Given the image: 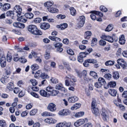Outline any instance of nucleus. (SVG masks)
Wrapping results in <instances>:
<instances>
[{"mask_svg": "<svg viewBox=\"0 0 127 127\" xmlns=\"http://www.w3.org/2000/svg\"><path fill=\"white\" fill-rule=\"evenodd\" d=\"M28 31L32 34H35L41 35L42 33L41 31L38 30L36 26L34 25H30L28 27Z\"/></svg>", "mask_w": 127, "mask_h": 127, "instance_id": "obj_1", "label": "nucleus"}, {"mask_svg": "<svg viewBox=\"0 0 127 127\" xmlns=\"http://www.w3.org/2000/svg\"><path fill=\"white\" fill-rule=\"evenodd\" d=\"M13 11L14 14H16L17 17H19L20 16L22 13V8L19 5H16L13 8Z\"/></svg>", "mask_w": 127, "mask_h": 127, "instance_id": "obj_2", "label": "nucleus"}, {"mask_svg": "<svg viewBox=\"0 0 127 127\" xmlns=\"http://www.w3.org/2000/svg\"><path fill=\"white\" fill-rule=\"evenodd\" d=\"M71 113V111L69 110L66 109H63L60 111L58 114L61 116H66L69 115Z\"/></svg>", "mask_w": 127, "mask_h": 127, "instance_id": "obj_3", "label": "nucleus"}, {"mask_svg": "<svg viewBox=\"0 0 127 127\" xmlns=\"http://www.w3.org/2000/svg\"><path fill=\"white\" fill-rule=\"evenodd\" d=\"M100 38L106 40L110 42H112L114 41L113 38L109 36H107L103 34L102 35L100 36ZM114 41H116V40H114Z\"/></svg>", "mask_w": 127, "mask_h": 127, "instance_id": "obj_4", "label": "nucleus"}, {"mask_svg": "<svg viewBox=\"0 0 127 127\" xmlns=\"http://www.w3.org/2000/svg\"><path fill=\"white\" fill-rule=\"evenodd\" d=\"M47 108L49 110L52 112L55 111L57 109L56 105L53 103H51L49 104Z\"/></svg>", "mask_w": 127, "mask_h": 127, "instance_id": "obj_5", "label": "nucleus"}, {"mask_svg": "<svg viewBox=\"0 0 127 127\" xmlns=\"http://www.w3.org/2000/svg\"><path fill=\"white\" fill-rule=\"evenodd\" d=\"M101 114L103 119L104 121L106 120V118L108 117V114L107 112L104 108L102 109Z\"/></svg>", "mask_w": 127, "mask_h": 127, "instance_id": "obj_6", "label": "nucleus"}, {"mask_svg": "<svg viewBox=\"0 0 127 127\" xmlns=\"http://www.w3.org/2000/svg\"><path fill=\"white\" fill-rule=\"evenodd\" d=\"M56 89L60 90L63 92L66 93L67 91L66 90L63 86L62 84L60 83L57 84L56 87Z\"/></svg>", "mask_w": 127, "mask_h": 127, "instance_id": "obj_7", "label": "nucleus"}, {"mask_svg": "<svg viewBox=\"0 0 127 127\" xmlns=\"http://www.w3.org/2000/svg\"><path fill=\"white\" fill-rule=\"evenodd\" d=\"M85 122V121L84 119H80L75 122L74 125L76 127H78L83 124Z\"/></svg>", "mask_w": 127, "mask_h": 127, "instance_id": "obj_8", "label": "nucleus"}, {"mask_svg": "<svg viewBox=\"0 0 127 127\" xmlns=\"http://www.w3.org/2000/svg\"><path fill=\"white\" fill-rule=\"evenodd\" d=\"M120 62H121L120 63V65H121L122 69H126L127 66V64L124 60L120 59Z\"/></svg>", "mask_w": 127, "mask_h": 127, "instance_id": "obj_9", "label": "nucleus"}, {"mask_svg": "<svg viewBox=\"0 0 127 127\" xmlns=\"http://www.w3.org/2000/svg\"><path fill=\"white\" fill-rule=\"evenodd\" d=\"M78 98L76 96H73L69 97L68 98V101L69 102L74 103L77 101Z\"/></svg>", "mask_w": 127, "mask_h": 127, "instance_id": "obj_10", "label": "nucleus"}, {"mask_svg": "<svg viewBox=\"0 0 127 127\" xmlns=\"http://www.w3.org/2000/svg\"><path fill=\"white\" fill-rule=\"evenodd\" d=\"M0 63L1 66L2 67H5L6 65V60L5 57L0 58Z\"/></svg>", "mask_w": 127, "mask_h": 127, "instance_id": "obj_11", "label": "nucleus"}, {"mask_svg": "<svg viewBox=\"0 0 127 127\" xmlns=\"http://www.w3.org/2000/svg\"><path fill=\"white\" fill-rule=\"evenodd\" d=\"M50 25L48 23H44L42 24L40 26L41 29L44 30L48 29L50 27Z\"/></svg>", "mask_w": 127, "mask_h": 127, "instance_id": "obj_12", "label": "nucleus"}, {"mask_svg": "<svg viewBox=\"0 0 127 127\" xmlns=\"http://www.w3.org/2000/svg\"><path fill=\"white\" fill-rule=\"evenodd\" d=\"M13 25L15 27L20 28H23L25 27V25L24 24L19 22L14 23Z\"/></svg>", "mask_w": 127, "mask_h": 127, "instance_id": "obj_13", "label": "nucleus"}, {"mask_svg": "<svg viewBox=\"0 0 127 127\" xmlns=\"http://www.w3.org/2000/svg\"><path fill=\"white\" fill-rule=\"evenodd\" d=\"M92 33L90 31H87L85 32L84 36V38L86 39H89L91 36L92 35Z\"/></svg>", "mask_w": 127, "mask_h": 127, "instance_id": "obj_14", "label": "nucleus"}, {"mask_svg": "<svg viewBox=\"0 0 127 127\" xmlns=\"http://www.w3.org/2000/svg\"><path fill=\"white\" fill-rule=\"evenodd\" d=\"M125 41L124 35V34H122L120 38V44L122 45H124L125 44Z\"/></svg>", "mask_w": 127, "mask_h": 127, "instance_id": "obj_15", "label": "nucleus"}, {"mask_svg": "<svg viewBox=\"0 0 127 127\" xmlns=\"http://www.w3.org/2000/svg\"><path fill=\"white\" fill-rule=\"evenodd\" d=\"M17 17L18 18L17 19V20L19 21H21L23 23H25L27 21V19L25 18L24 16H20Z\"/></svg>", "mask_w": 127, "mask_h": 127, "instance_id": "obj_16", "label": "nucleus"}, {"mask_svg": "<svg viewBox=\"0 0 127 127\" xmlns=\"http://www.w3.org/2000/svg\"><path fill=\"white\" fill-rule=\"evenodd\" d=\"M68 26V25L66 23H64L60 25H57V28H60L61 30H63L67 28Z\"/></svg>", "mask_w": 127, "mask_h": 127, "instance_id": "obj_17", "label": "nucleus"}, {"mask_svg": "<svg viewBox=\"0 0 127 127\" xmlns=\"http://www.w3.org/2000/svg\"><path fill=\"white\" fill-rule=\"evenodd\" d=\"M7 16H9L12 19H13L15 14L13 11H8L6 13Z\"/></svg>", "mask_w": 127, "mask_h": 127, "instance_id": "obj_18", "label": "nucleus"}, {"mask_svg": "<svg viewBox=\"0 0 127 127\" xmlns=\"http://www.w3.org/2000/svg\"><path fill=\"white\" fill-rule=\"evenodd\" d=\"M41 115L43 116H54L55 115L48 112H45L42 113Z\"/></svg>", "mask_w": 127, "mask_h": 127, "instance_id": "obj_19", "label": "nucleus"}, {"mask_svg": "<svg viewBox=\"0 0 127 127\" xmlns=\"http://www.w3.org/2000/svg\"><path fill=\"white\" fill-rule=\"evenodd\" d=\"M48 10L50 12L55 13L58 11V9L52 7H49L47 8Z\"/></svg>", "mask_w": 127, "mask_h": 127, "instance_id": "obj_20", "label": "nucleus"}, {"mask_svg": "<svg viewBox=\"0 0 127 127\" xmlns=\"http://www.w3.org/2000/svg\"><path fill=\"white\" fill-rule=\"evenodd\" d=\"M108 92L111 95L113 96H116L117 92L115 90L113 89H110L109 90Z\"/></svg>", "mask_w": 127, "mask_h": 127, "instance_id": "obj_21", "label": "nucleus"}, {"mask_svg": "<svg viewBox=\"0 0 127 127\" xmlns=\"http://www.w3.org/2000/svg\"><path fill=\"white\" fill-rule=\"evenodd\" d=\"M93 113L96 116H98L100 114L99 110L98 109L96 108H95L92 109Z\"/></svg>", "mask_w": 127, "mask_h": 127, "instance_id": "obj_22", "label": "nucleus"}, {"mask_svg": "<svg viewBox=\"0 0 127 127\" xmlns=\"http://www.w3.org/2000/svg\"><path fill=\"white\" fill-rule=\"evenodd\" d=\"M10 7V5L8 3L4 4L3 5L2 9L4 11H5L8 10Z\"/></svg>", "mask_w": 127, "mask_h": 127, "instance_id": "obj_23", "label": "nucleus"}, {"mask_svg": "<svg viewBox=\"0 0 127 127\" xmlns=\"http://www.w3.org/2000/svg\"><path fill=\"white\" fill-rule=\"evenodd\" d=\"M40 95L44 97L48 96V93L45 90H41L40 91Z\"/></svg>", "mask_w": 127, "mask_h": 127, "instance_id": "obj_24", "label": "nucleus"}, {"mask_svg": "<svg viewBox=\"0 0 127 127\" xmlns=\"http://www.w3.org/2000/svg\"><path fill=\"white\" fill-rule=\"evenodd\" d=\"M25 16L28 19H30L33 18V15L31 13H27L25 14Z\"/></svg>", "mask_w": 127, "mask_h": 127, "instance_id": "obj_25", "label": "nucleus"}, {"mask_svg": "<svg viewBox=\"0 0 127 127\" xmlns=\"http://www.w3.org/2000/svg\"><path fill=\"white\" fill-rule=\"evenodd\" d=\"M81 104L80 103H77L74 104L71 108V109L72 110H76L79 108L81 106Z\"/></svg>", "mask_w": 127, "mask_h": 127, "instance_id": "obj_26", "label": "nucleus"}, {"mask_svg": "<svg viewBox=\"0 0 127 127\" xmlns=\"http://www.w3.org/2000/svg\"><path fill=\"white\" fill-rule=\"evenodd\" d=\"M114 63V61L109 60L105 62V64L106 66H111L113 65Z\"/></svg>", "mask_w": 127, "mask_h": 127, "instance_id": "obj_27", "label": "nucleus"}, {"mask_svg": "<svg viewBox=\"0 0 127 127\" xmlns=\"http://www.w3.org/2000/svg\"><path fill=\"white\" fill-rule=\"evenodd\" d=\"M116 85V83L115 82L110 81L108 84V87L114 88L115 87Z\"/></svg>", "mask_w": 127, "mask_h": 127, "instance_id": "obj_28", "label": "nucleus"}, {"mask_svg": "<svg viewBox=\"0 0 127 127\" xmlns=\"http://www.w3.org/2000/svg\"><path fill=\"white\" fill-rule=\"evenodd\" d=\"M14 88L13 83L10 82L7 85V88L10 91H12L13 90Z\"/></svg>", "mask_w": 127, "mask_h": 127, "instance_id": "obj_29", "label": "nucleus"}, {"mask_svg": "<svg viewBox=\"0 0 127 127\" xmlns=\"http://www.w3.org/2000/svg\"><path fill=\"white\" fill-rule=\"evenodd\" d=\"M98 81L102 85H104L106 83L105 80L104 79L102 78H99L98 79Z\"/></svg>", "mask_w": 127, "mask_h": 127, "instance_id": "obj_30", "label": "nucleus"}, {"mask_svg": "<svg viewBox=\"0 0 127 127\" xmlns=\"http://www.w3.org/2000/svg\"><path fill=\"white\" fill-rule=\"evenodd\" d=\"M39 67V66L36 64H34L31 66V69L33 71L38 69Z\"/></svg>", "mask_w": 127, "mask_h": 127, "instance_id": "obj_31", "label": "nucleus"}, {"mask_svg": "<svg viewBox=\"0 0 127 127\" xmlns=\"http://www.w3.org/2000/svg\"><path fill=\"white\" fill-rule=\"evenodd\" d=\"M96 105V101L95 99L94 98L92 99V102L91 103V109L95 108Z\"/></svg>", "mask_w": 127, "mask_h": 127, "instance_id": "obj_32", "label": "nucleus"}, {"mask_svg": "<svg viewBox=\"0 0 127 127\" xmlns=\"http://www.w3.org/2000/svg\"><path fill=\"white\" fill-rule=\"evenodd\" d=\"M113 28V25L112 24H109L107 27L105 31L106 32H109L112 31Z\"/></svg>", "mask_w": 127, "mask_h": 127, "instance_id": "obj_33", "label": "nucleus"}, {"mask_svg": "<svg viewBox=\"0 0 127 127\" xmlns=\"http://www.w3.org/2000/svg\"><path fill=\"white\" fill-rule=\"evenodd\" d=\"M53 4V2L50 1H48L44 3V5L45 7H47L48 8L49 7H50Z\"/></svg>", "mask_w": 127, "mask_h": 127, "instance_id": "obj_34", "label": "nucleus"}, {"mask_svg": "<svg viewBox=\"0 0 127 127\" xmlns=\"http://www.w3.org/2000/svg\"><path fill=\"white\" fill-rule=\"evenodd\" d=\"M91 13L95 14L97 15L100 17H102L103 16V14L99 11H93L91 12Z\"/></svg>", "mask_w": 127, "mask_h": 127, "instance_id": "obj_35", "label": "nucleus"}, {"mask_svg": "<svg viewBox=\"0 0 127 127\" xmlns=\"http://www.w3.org/2000/svg\"><path fill=\"white\" fill-rule=\"evenodd\" d=\"M40 77L42 79H47L49 78L48 75L44 73H41Z\"/></svg>", "mask_w": 127, "mask_h": 127, "instance_id": "obj_36", "label": "nucleus"}, {"mask_svg": "<svg viewBox=\"0 0 127 127\" xmlns=\"http://www.w3.org/2000/svg\"><path fill=\"white\" fill-rule=\"evenodd\" d=\"M70 10L71 14L72 16H74L76 14V12L75 9L73 7L70 8Z\"/></svg>", "mask_w": 127, "mask_h": 127, "instance_id": "obj_37", "label": "nucleus"}, {"mask_svg": "<svg viewBox=\"0 0 127 127\" xmlns=\"http://www.w3.org/2000/svg\"><path fill=\"white\" fill-rule=\"evenodd\" d=\"M85 22L84 21H79V22L78 23L77 25V27L78 28H80L81 27H82L84 25V24L85 23Z\"/></svg>", "mask_w": 127, "mask_h": 127, "instance_id": "obj_38", "label": "nucleus"}, {"mask_svg": "<svg viewBox=\"0 0 127 127\" xmlns=\"http://www.w3.org/2000/svg\"><path fill=\"white\" fill-rule=\"evenodd\" d=\"M71 125L70 122H67L65 121H64L62 122V125L63 127H68L70 126Z\"/></svg>", "mask_w": 127, "mask_h": 127, "instance_id": "obj_39", "label": "nucleus"}, {"mask_svg": "<svg viewBox=\"0 0 127 127\" xmlns=\"http://www.w3.org/2000/svg\"><path fill=\"white\" fill-rule=\"evenodd\" d=\"M90 74L95 79H97L98 77L97 73L94 71H90Z\"/></svg>", "mask_w": 127, "mask_h": 127, "instance_id": "obj_40", "label": "nucleus"}, {"mask_svg": "<svg viewBox=\"0 0 127 127\" xmlns=\"http://www.w3.org/2000/svg\"><path fill=\"white\" fill-rule=\"evenodd\" d=\"M84 114V113L83 112H80L76 113L75 116L76 117H79L82 116Z\"/></svg>", "mask_w": 127, "mask_h": 127, "instance_id": "obj_41", "label": "nucleus"}, {"mask_svg": "<svg viewBox=\"0 0 127 127\" xmlns=\"http://www.w3.org/2000/svg\"><path fill=\"white\" fill-rule=\"evenodd\" d=\"M6 124L5 120H0V126L2 127H6Z\"/></svg>", "mask_w": 127, "mask_h": 127, "instance_id": "obj_42", "label": "nucleus"}, {"mask_svg": "<svg viewBox=\"0 0 127 127\" xmlns=\"http://www.w3.org/2000/svg\"><path fill=\"white\" fill-rule=\"evenodd\" d=\"M119 74L117 72H114L113 77L114 79H118L119 77Z\"/></svg>", "mask_w": 127, "mask_h": 127, "instance_id": "obj_43", "label": "nucleus"}, {"mask_svg": "<svg viewBox=\"0 0 127 127\" xmlns=\"http://www.w3.org/2000/svg\"><path fill=\"white\" fill-rule=\"evenodd\" d=\"M99 45L102 46H105L106 44V42L103 40H101L99 41Z\"/></svg>", "mask_w": 127, "mask_h": 127, "instance_id": "obj_44", "label": "nucleus"}, {"mask_svg": "<svg viewBox=\"0 0 127 127\" xmlns=\"http://www.w3.org/2000/svg\"><path fill=\"white\" fill-rule=\"evenodd\" d=\"M44 57L45 59L47 60H48L50 58V53L46 51L45 54L44 55Z\"/></svg>", "mask_w": 127, "mask_h": 127, "instance_id": "obj_45", "label": "nucleus"}, {"mask_svg": "<svg viewBox=\"0 0 127 127\" xmlns=\"http://www.w3.org/2000/svg\"><path fill=\"white\" fill-rule=\"evenodd\" d=\"M100 10L103 11L105 12H106L107 11V9L104 6H101L100 7Z\"/></svg>", "mask_w": 127, "mask_h": 127, "instance_id": "obj_46", "label": "nucleus"}, {"mask_svg": "<svg viewBox=\"0 0 127 127\" xmlns=\"http://www.w3.org/2000/svg\"><path fill=\"white\" fill-rule=\"evenodd\" d=\"M88 54V53L81 52L80 53L79 56L83 58L86 57V55Z\"/></svg>", "mask_w": 127, "mask_h": 127, "instance_id": "obj_47", "label": "nucleus"}, {"mask_svg": "<svg viewBox=\"0 0 127 127\" xmlns=\"http://www.w3.org/2000/svg\"><path fill=\"white\" fill-rule=\"evenodd\" d=\"M36 59H35V61L37 63H41L42 62V56L41 55L40 56H38L36 58Z\"/></svg>", "mask_w": 127, "mask_h": 127, "instance_id": "obj_48", "label": "nucleus"}, {"mask_svg": "<svg viewBox=\"0 0 127 127\" xmlns=\"http://www.w3.org/2000/svg\"><path fill=\"white\" fill-rule=\"evenodd\" d=\"M37 110L36 109H33L31 110L30 112V114L31 115H34L37 112Z\"/></svg>", "mask_w": 127, "mask_h": 127, "instance_id": "obj_49", "label": "nucleus"}, {"mask_svg": "<svg viewBox=\"0 0 127 127\" xmlns=\"http://www.w3.org/2000/svg\"><path fill=\"white\" fill-rule=\"evenodd\" d=\"M88 60V63H95L96 62V60L93 59H87Z\"/></svg>", "mask_w": 127, "mask_h": 127, "instance_id": "obj_50", "label": "nucleus"}, {"mask_svg": "<svg viewBox=\"0 0 127 127\" xmlns=\"http://www.w3.org/2000/svg\"><path fill=\"white\" fill-rule=\"evenodd\" d=\"M53 88L51 86L48 87L46 88V90L47 92H51V93L53 91Z\"/></svg>", "mask_w": 127, "mask_h": 127, "instance_id": "obj_51", "label": "nucleus"}, {"mask_svg": "<svg viewBox=\"0 0 127 127\" xmlns=\"http://www.w3.org/2000/svg\"><path fill=\"white\" fill-rule=\"evenodd\" d=\"M19 61L21 63H24L26 62L27 60L25 59L24 57H21L20 58Z\"/></svg>", "mask_w": 127, "mask_h": 127, "instance_id": "obj_52", "label": "nucleus"}, {"mask_svg": "<svg viewBox=\"0 0 127 127\" xmlns=\"http://www.w3.org/2000/svg\"><path fill=\"white\" fill-rule=\"evenodd\" d=\"M95 86L97 88H100L101 87L102 85L98 82L95 83Z\"/></svg>", "mask_w": 127, "mask_h": 127, "instance_id": "obj_53", "label": "nucleus"}, {"mask_svg": "<svg viewBox=\"0 0 127 127\" xmlns=\"http://www.w3.org/2000/svg\"><path fill=\"white\" fill-rule=\"evenodd\" d=\"M30 81L33 86H35L37 84V81L34 79H31Z\"/></svg>", "mask_w": 127, "mask_h": 127, "instance_id": "obj_54", "label": "nucleus"}, {"mask_svg": "<svg viewBox=\"0 0 127 127\" xmlns=\"http://www.w3.org/2000/svg\"><path fill=\"white\" fill-rule=\"evenodd\" d=\"M111 75L109 73L106 74L104 76V77L107 79L109 80L111 77Z\"/></svg>", "mask_w": 127, "mask_h": 127, "instance_id": "obj_55", "label": "nucleus"}, {"mask_svg": "<svg viewBox=\"0 0 127 127\" xmlns=\"http://www.w3.org/2000/svg\"><path fill=\"white\" fill-rule=\"evenodd\" d=\"M41 19L39 18H35L33 20V21L35 23H40L41 21Z\"/></svg>", "mask_w": 127, "mask_h": 127, "instance_id": "obj_56", "label": "nucleus"}, {"mask_svg": "<svg viewBox=\"0 0 127 127\" xmlns=\"http://www.w3.org/2000/svg\"><path fill=\"white\" fill-rule=\"evenodd\" d=\"M50 80L51 82L53 83H56L58 82V80L55 78H52Z\"/></svg>", "mask_w": 127, "mask_h": 127, "instance_id": "obj_57", "label": "nucleus"}, {"mask_svg": "<svg viewBox=\"0 0 127 127\" xmlns=\"http://www.w3.org/2000/svg\"><path fill=\"white\" fill-rule=\"evenodd\" d=\"M67 53L71 55H73L74 54V52L71 49H68L67 50Z\"/></svg>", "mask_w": 127, "mask_h": 127, "instance_id": "obj_58", "label": "nucleus"}, {"mask_svg": "<svg viewBox=\"0 0 127 127\" xmlns=\"http://www.w3.org/2000/svg\"><path fill=\"white\" fill-rule=\"evenodd\" d=\"M54 46L56 48H59L61 47L62 46V44L61 43H57L54 45Z\"/></svg>", "mask_w": 127, "mask_h": 127, "instance_id": "obj_59", "label": "nucleus"}, {"mask_svg": "<svg viewBox=\"0 0 127 127\" xmlns=\"http://www.w3.org/2000/svg\"><path fill=\"white\" fill-rule=\"evenodd\" d=\"M5 73L7 75H9L10 73V68L9 67H6V68L5 69Z\"/></svg>", "mask_w": 127, "mask_h": 127, "instance_id": "obj_60", "label": "nucleus"}, {"mask_svg": "<svg viewBox=\"0 0 127 127\" xmlns=\"http://www.w3.org/2000/svg\"><path fill=\"white\" fill-rule=\"evenodd\" d=\"M84 79V82L85 83H88L90 81V79L87 76H85V77H83Z\"/></svg>", "mask_w": 127, "mask_h": 127, "instance_id": "obj_61", "label": "nucleus"}, {"mask_svg": "<svg viewBox=\"0 0 127 127\" xmlns=\"http://www.w3.org/2000/svg\"><path fill=\"white\" fill-rule=\"evenodd\" d=\"M12 59V56L7 54V61L8 62H10Z\"/></svg>", "mask_w": 127, "mask_h": 127, "instance_id": "obj_62", "label": "nucleus"}, {"mask_svg": "<svg viewBox=\"0 0 127 127\" xmlns=\"http://www.w3.org/2000/svg\"><path fill=\"white\" fill-rule=\"evenodd\" d=\"M30 94L32 95V96L34 97H35L37 98H38L39 97L38 95L37 94H36V93L32 92H31Z\"/></svg>", "mask_w": 127, "mask_h": 127, "instance_id": "obj_63", "label": "nucleus"}, {"mask_svg": "<svg viewBox=\"0 0 127 127\" xmlns=\"http://www.w3.org/2000/svg\"><path fill=\"white\" fill-rule=\"evenodd\" d=\"M122 97L125 98H127V91L124 92L122 94Z\"/></svg>", "mask_w": 127, "mask_h": 127, "instance_id": "obj_64", "label": "nucleus"}]
</instances>
